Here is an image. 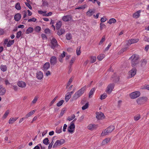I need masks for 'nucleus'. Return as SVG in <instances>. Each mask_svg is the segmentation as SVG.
Instances as JSON below:
<instances>
[{
	"mask_svg": "<svg viewBox=\"0 0 149 149\" xmlns=\"http://www.w3.org/2000/svg\"><path fill=\"white\" fill-rule=\"evenodd\" d=\"M139 56L137 54H133L130 59L131 61V65L133 67L136 66L139 63Z\"/></svg>",
	"mask_w": 149,
	"mask_h": 149,
	"instance_id": "f257e3e1",
	"label": "nucleus"
},
{
	"mask_svg": "<svg viewBox=\"0 0 149 149\" xmlns=\"http://www.w3.org/2000/svg\"><path fill=\"white\" fill-rule=\"evenodd\" d=\"M86 89V86L85 85L77 91L74 95L73 96V99L76 100L81 96L84 93Z\"/></svg>",
	"mask_w": 149,
	"mask_h": 149,
	"instance_id": "f03ea898",
	"label": "nucleus"
},
{
	"mask_svg": "<svg viewBox=\"0 0 149 149\" xmlns=\"http://www.w3.org/2000/svg\"><path fill=\"white\" fill-rule=\"evenodd\" d=\"M148 100V97L146 96L141 97L136 100V102L138 105H141L145 104Z\"/></svg>",
	"mask_w": 149,
	"mask_h": 149,
	"instance_id": "7ed1b4c3",
	"label": "nucleus"
},
{
	"mask_svg": "<svg viewBox=\"0 0 149 149\" xmlns=\"http://www.w3.org/2000/svg\"><path fill=\"white\" fill-rule=\"evenodd\" d=\"M65 142V140L63 139L57 140L54 144L53 148H55L57 146H61L64 144Z\"/></svg>",
	"mask_w": 149,
	"mask_h": 149,
	"instance_id": "20e7f679",
	"label": "nucleus"
},
{
	"mask_svg": "<svg viewBox=\"0 0 149 149\" xmlns=\"http://www.w3.org/2000/svg\"><path fill=\"white\" fill-rule=\"evenodd\" d=\"M141 93L139 91H135L130 94L129 95L130 97L132 99H135L139 97Z\"/></svg>",
	"mask_w": 149,
	"mask_h": 149,
	"instance_id": "39448f33",
	"label": "nucleus"
},
{
	"mask_svg": "<svg viewBox=\"0 0 149 149\" xmlns=\"http://www.w3.org/2000/svg\"><path fill=\"white\" fill-rule=\"evenodd\" d=\"M136 69L134 68H132L128 73V78H130L134 77L136 72Z\"/></svg>",
	"mask_w": 149,
	"mask_h": 149,
	"instance_id": "423d86ee",
	"label": "nucleus"
},
{
	"mask_svg": "<svg viewBox=\"0 0 149 149\" xmlns=\"http://www.w3.org/2000/svg\"><path fill=\"white\" fill-rule=\"evenodd\" d=\"M105 116L103 113L102 112H96V117L99 120H102L105 118Z\"/></svg>",
	"mask_w": 149,
	"mask_h": 149,
	"instance_id": "0eeeda50",
	"label": "nucleus"
},
{
	"mask_svg": "<svg viewBox=\"0 0 149 149\" xmlns=\"http://www.w3.org/2000/svg\"><path fill=\"white\" fill-rule=\"evenodd\" d=\"M75 125L74 123H71L70 125L68 127V130L69 132L72 134H73L74 131Z\"/></svg>",
	"mask_w": 149,
	"mask_h": 149,
	"instance_id": "6e6552de",
	"label": "nucleus"
},
{
	"mask_svg": "<svg viewBox=\"0 0 149 149\" xmlns=\"http://www.w3.org/2000/svg\"><path fill=\"white\" fill-rule=\"evenodd\" d=\"M138 38H134L129 40L127 41V45L128 46L132 44L137 43L139 41Z\"/></svg>",
	"mask_w": 149,
	"mask_h": 149,
	"instance_id": "1a4fd4ad",
	"label": "nucleus"
},
{
	"mask_svg": "<svg viewBox=\"0 0 149 149\" xmlns=\"http://www.w3.org/2000/svg\"><path fill=\"white\" fill-rule=\"evenodd\" d=\"M113 84H110L109 85L107 88V92L109 93H110L112 91L114 87Z\"/></svg>",
	"mask_w": 149,
	"mask_h": 149,
	"instance_id": "9d476101",
	"label": "nucleus"
},
{
	"mask_svg": "<svg viewBox=\"0 0 149 149\" xmlns=\"http://www.w3.org/2000/svg\"><path fill=\"white\" fill-rule=\"evenodd\" d=\"M51 47L54 49L55 48L57 47L58 46L56 40L55 38H53L51 41Z\"/></svg>",
	"mask_w": 149,
	"mask_h": 149,
	"instance_id": "9b49d317",
	"label": "nucleus"
},
{
	"mask_svg": "<svg viewBox=\"0 0 149 149\" xmlns=\"http://www.w3.org/2000/svg\"><path fill=\"white\" fill-rule=\"evenodd\" d=\"M50 62L51 65H55L57 63L56 58L54 56H52L50 59Z\"/></svg>",
	"mask_w": 149,
	"mask_h": 149,
	"instance_id": "f8f14e48",
	"label": "nucleus"
},
{
	"mask_svg": "<svg viewBox=\"0 0 149 149\" xmlns=\"http://www.w3.org/2000/svg\"><path fill=\"white\" fill-rule=\"evenodd\" d=\"M72 19V17L70 15H68L64 16L63 17L62 19L64 22H68L70 21Z\"/></svg>",
	"mask_w": 149,
	"mask_h": 149,
	"instance_id": "ddd939ff",
	"label": "nucleus"
},
{
	"mask_svg": "<svg viewBox=\"0 0 149 149\" xmlns=\"http://www.w3.org/2000/svg\"><path fill=\"white\" fill-rule=\"evenodd\" d=\"M141 12V10H139L134 13L133 14V17L134 18L137 19L139 18L140 16V13Z\"/></svg>",
	"mask_w": 149,
	"mask_h": 149,
	"instance_id": "4468645a",
	"label": "nucleus"
},
{
	"mask_svg": "<svg viewBox=\"0 0 149 149\" xmlns=\"http://www.w3.org/2000/svg\"><path fill=\"white\" fill-rule=\"evenodd\" d=\"M50 65L49 62H47L45 63L43 67L42 70L44 71H46L50 68Z\"/></svg>",
	"mask_w": 149,
	"mask_h": 149,
	"instance_id": "2eb2a0df",
	"label": "nucleus"
},
{
	"mask_svg": "<svg viewBox=\"0 0 149 149\" xmlns=\"http://www.w3.org/2000/svg\"><path fill=\"white\" fill-rule=\"evenodd\" d=\"M6 92L5 88L2 85H0V95H4Z\"/></svg>",
	"mask_w": 149,
	"mask_h": 149,
	"instance_id": "dca6fc26",
	"label": "nucleus"
},
{
	"mask_svg": "<svg viewBox=\"0 0 149 149\" xmlns=\"http://www.w3.org/2000/svg\"><path fill=\"white\" fill-rule=\"evenodd\" d=\"M17 85L20 87L23 88H25L26 86V84L25 82L21 81L17 82Z\"/></svg>",
	"mask_w": 149,
	"mask_h": 149,
	"instance_id": "f3484780",
	"label": "nucleus"
},
{
	"mask_svg": "<svg viewBox=\"0 0 149 149\" xmlns=\"http://www.w3.org/2000/svg\"><path fill=\"white\" fill-rule=\"evenodd\" d=\"M97 126L94 124H90L87 126L88 129L90 130H93L96 129Z\"/></svg>",
	"mask_w": 149,
	"mask_h": 149,
	"instance_id": "a211bd4d",
	"label": "nucleus"
},
{
	"mask_svg": "<svg viewBox=\"0 0 149 149\" xmlns=\"http://www.w3.org/2000/svg\"><path fill=\"white\" fill-rule=\"evenodd\" d=\"M111 139L109 138H107L104 140L102 142V145H105L108 143L110 141Z\"/></svg>",
	"mask_w": 149,
	"mask_h": 149,
	"instance_id": "6ab92c4d",
	"label": "nucleus"
},
{
	"mask_svg": "<svg viewBox=\"0 0 149 149\" xmlns=\"http://www.w3.org/2000/svg\"><path fill=\"white\" fill-rule=\"evenodd\" d=\"M14 17L15 21H18L20 20L21 16L20 14L17 13L15 15Z\"/></svg>",
	"mask_w": 149,
	"mask_h": 149,
	"instance_id": "aec40b11",
	"label": "nucleus"
},
{
	"mask_svg": "<svg viewBox=\"0 0 149 149\" xmlns=\"http://www.w3.org/2000/svg\"><path fill=\"white\" fill-rule=\"evenodd\" d=\"M18 119V117L11 118L9 120L8 123L10 124H12Z\"/></svg>",
	"mask_w": 149,
	"mask_h": 149,
	"instance_id": "412c9836",
	"label": "nucleus"
},
{
	"mask_svg": "<svg viewBox=\"0 0 149 149\" xmlns=\"http://www.w3.org/2000/svg\"><path fill=\"white\" fill-rule=\"evenodd\" d=\"M94 13L95 11L94 10L90 9L87 12L86 14L88 16L91 17Z\"/></svg>",
	"mask_w": 149,
	"mask_h": 149,
	"instance_id": "4be33fe9",
	"label": "nucleus"
},
{
	"mask_svg": "<svg viewBox=\"0 0 149 149\" xmlns=\"http://www.w3.org/2000/svg\"><path fill=\"white\" fill-rule=\"evenodd\" d=\"M36 111V110L31 111L30 112H29V113H28L25 116V118H27L28 117L31 116L33 114L35 113V112Z\"/></svg>",
	"mask_w": 149,
	"mask_h": 149,
	"instance_id": "5701e85b",
	"label": "nucleus"
},
{
	"mask_svg": "<svg viewBox=\"0 0 149 149\" xmlns=\"http://www.w3.org/2000/svg\"><path fill=\"white\" fill-rule=\"evenodd\" d=\"M62 126H58L56 128L55 132L57 134H60L62 132Z\"/></svg>",
	"mask_w": 149,
	"mask_h": 149,
	"instance_id": "b1692460",
	"label": "nucleus"
},
{
	"mask_svg": "<svg viewBox=\"0 0 149 149\" xmlns=\"http://www.w3.org/2000/svg\"><path fill=\"white\" fill-rule=\"evenodd\" d=\"M115 129V127L113 125H111L108 127L106 129L109 133H111Z\"/></svg>",
	"mask_w": 149,
	"mask_h": 149,
	"instance_id": "393cba45",
	"label": "nucleus"
},
{
	"mask_svg": "<svg viewBox=\"0 0 149 149\" xmlns=\"http://www.w3.org/2000/svg\"><path fill=\"white\" fill-rule=\"evenodd\" d=\"M74 79V76L71 77L69 79V81L67 83V84L66 86V88H67L68 87L70 86V84H71Z\"/></svg>",
	"mask_w": 149,
	"mask_h": 149,
	"instance_id": "a878e982",
	"label": "nucleus"
},
{
	"mask_svg": "<svg viewBox=\"0 0 149 149\" xmlns=\"http://www.w3.org/2000/svg\"><path fill=\"white\" fill-rule=\"evenodd\" d=\"M105 55L104 54H99L97 57V58L99 61L102 60L105 57Z\"/></svg>",
	"mask_w": 149,
	"mask_h": 149,
	"instance_id": "bb28decb",
	"label": "nucleus"
},
{
	"mask_svg": "<svg viewBox=\"0 0 149 149\" xmlns=\"http://www.w3.org/2000/svg\"><path fill=\"white\" fill-rule=\"evenodd\" d=\"M61 25L62 22L61 21H59L57 22L56 24V29L58 30L61 27Z\"/></svg>",
	"mask_w": 149,
	"mask_h": 149,
	"instance_id": "cd10ccee",
	"label": "nucleus"
},
{
	"mask_svg": "<svg viewBox=\"0 0 149 149\" xmlns=\"http://www.w3.org/2000/svg\"><path fill=\"white\" fill-rule=\"evenodd\" d=\"M95 91V88H92L90 91L89 92V98H91L92 97V95L94 94Z\"/></svg>",
	"mask_w": 149,
	"mask_h": 149,
	"instance_id": "c85d7f7f",
	"label": "nucleus"
},
{
	"mask_svg": "<svg viewBox=\"0 0 149 149\" xmlns=\"http://www.w3.org/2000/svg\"><path fill=\"white\" fill-rule=\"evenodd\" d=\"M0 69L1 70L4 72L7 70V67L6 65H1L0 66Z\"/></svg>",
	"mask_w": 149,
	"mask_h": 149,
	"instance_id": "c756f323",
	"label": "nucleus"
},
{
	"mask_svg": "<svg viewBox=\"0 0 149 149\" xmlns=\"http://www.w3.org/2000/svg\"><path fill=\"white\" fill-rule=\"evenodd\" d=\"M43 74L42 72L40 71L38 73V79H41L43 77Z\"/></svg>",
	"mask_w": 149,
	"mask_h": 149,
	"instance_id": "7c9ffc66",
	"label": "nucleus"
},
{
	"mask_svg": "<svg viewBox=\"0 0 149 149\" xmlns=\"http://www.w3.org/2000/svg\"><path fill=\"white\" fill-rule=\"evenodd\" d=\"M109 132L107 131V130L106 129L103 130L102 133L101 134V135L102 136H104L106 135H107L109 134Z\"/></svg>",
	"mask_w": 149,
	"mask_h": 149,
	"instance_id": "2f4dec72",
	"label": "nucleus"
},
{
	"mask_svg": "<svg viewBox=\"0 0 149 149\" xmlns=\"http://www.w3.org/2000/svg\"><path fill=\"white\" fill-rule=\"evenodd\" d=\"M33 30V28L30 27L26 31V34H29L30 33H32Z\"/></svg>",
	"mask_w": 149,
	"mask_h": 149,
	"instance_id": "473e14b6",
	"label": "nucleus"
},
{
	"mask_svg": "<svg viewBox=\"0 0 149 149\" xmlns=\"http://www.w3.org/2000/svg\"><path fill=\"white\" fill-rule=\"evenodd\" d=\"M75 116L74 114L71 115L70 116H68L67 118V120L70 121L74 118Z\"/></svg>",
	"mask_w": 149,
	"mask_h": 149,
	"instance_id": "72a5a7b5",
	"label": "nucleus"
},
{
	"mask_svg": "<svg viewBox=\"0 0 149 149\" xmlns=\"http://www.w3.org/2000/svg\"><path fill=\"white\" fill-rule=\"evenodd\" d=\"M116 22V19L113 18H112L110 19L108 22L110 24H111L113 23H115Z\"/></svg>",
	"mask_w": 149,
	"mask_h": 149,
	"instance_id": "f704fd0d",
	"label": "nucleus"
},
{
	"mask_svg": "<svg viewBox=\"0 0 149 149\" xmlns=\"http://www.w3.org/2000/svg\"><path fill=\"white\" fill-rule=\"evenodd\" d=\"M147 63V60L146 59H144L141 61V66L142 67H144L146 65Z\"/></svg>",
	"mask_w": 149,
	"mask_h": 149,
	"instance_id": "c9c22d12",
	"label": "nucleus"
},
{
	"mask_svg": "<svg viewBox=\"0 0 149 149\" xmlns=\"http://www.w3.org/2000/svg\"><path fill=\"white\" fill-rule=\"evenodd\" d=\"M14 40H9L7 44V47H10L12 45H13L14 44Z\"/></svg>",
	"mask_w": 149,
	"mask_h": 149,
	"instance_id": "e433bc0d",
	"label": "nucleus"
},
{
	"mask_svg": "<svg viewBox=\"0 0 149 149\" xmlns=\"http://www.w3.org/2000/svg\"><path fill=\"white\" fill-rule=\"evenodd\" d=\"M96 60V57L95 56H93L91 57V63H95Z\"/></svg>",
	"mask_w": 149,
	"mask_h": 149,
	"instance_id": "4c0bfd02",
	"label": "nucleus"
},
{
	"mask_svg": "<svg viewBox=\"0 0 149 149\" xmlns=\"http://www.w3.org/2000/svg\"><path fill=\"white\" fill-rule=\"evenodd\" d=\"M47 13V11L45 10L44 11H42L41 10L38 11V13L39 14L42 15L44 16H45V15Z\"/></svg>",
	"mask_w": 149,
	"mask_h": 149,
	"instance_id": "58836bf2",
	"label": "nucleus"
},
{
	"mask_svg": "<svg viewBox=\"0 0 149 149\" xmlns=\"http://www.w3.org/2000/svg\"><path fill=\"white\" fill-rule=\"evenodd\" d=\"M64 102V101L63 100H61L57 103L56 105L58 107H60L63 104Z\"/></svg>",
	"mask_w": 149,
	"mask_h": 149,
	"instance_id": "ea45409f",
	"label": "nucleus"
},
{
	"mask_svg": "<svg viewBox=\"0 0 149 149\" xmlns=\"http://www.w3.org/2000/svg\"><path fill=\"white\" fill-rule=\"evenodd\" d=\"M65 33V30L63 29H61L57 32V34L59 36Z\"/></svg>",
	"mask_w": 149,
	"mask_h": 149,
	"instance_id": "a19ab883",
	"label": "nucleus"
},
{
	"mask_svg": "<svg viewBox=\"0 0 149 149\" xmlns=\"http://www.w3.org/2000/svg\"><path fill=\"white\" fill-rule=\"evenodd\" d=\"M71 97L70 94H68V93L66 94L65 96V100L66 102L68 101L69 99Z\"/></svg>",
	"mask_w": 149,
	"mask_h": 149,
	"instance_id": "79ce46f5",
	"label": "nucleus"
},
{
	"mask_svg": "<svg viewBox=\"0 0 149 149\" xmlns=\"http://www.w3.org/2000/svg\"><path fill=\"white\" fill-rule=\"evenodd\" d=\"M107 95L106 93H104L102 95L100 96V99L101 100H103L107 97Z\"/></svg>",
	"mask_w": 149,
	"mask_h": 149,
	"instance_id": "37998d69",
	"label": "nucleus"
},
{
	"mask_svg": "<svg viewBox=\"0 0 149 149\" xmlns=\"http://www.w3.org/2000/svg\"><path fill=\"white\" fill-rule=\"evenodd\" d=\"M76 60V57L74 56L72 57L70 62V64L71 65Z\"/></svg>",
	"mask_w": 149,
	"mask_h": 149,
	"instance_id": "c03bdc74",
	"label": "nucleus"
},
{
	"mask_svg": "<svg viewBox=\"0 0 149 149\" xmlns=\"http://www.w3.org/2000/svg\"><path fill=\"white\" fill-rule=\"evenodd\" d=\"M105 36H103L102 37V38L101 40L100 41L99 45H101L105 41Z\"/></svg>",
	"mask_w": 149,
	"mask_h": 149,
	"instance_id": "a18cd8bd",
	"label": "nucleus"
},
{
	"mask_svg": "<svg viewBox=\"0 0 149 149\" xmlns=\"http://www.w3.org/2000/svg\"><path fill=\"white\" fill-rule=\"evenodd\" d=\"M43 143L45 144L48 145L49 144L48 138H47L44 139L43 140Z\"/></svg>",
	"mask_w": 149,
	"mask_h": 149,
	"instance_id": "49530a36",
	"label": "nucleus"
},
{
	"mask_svg": "<svg viewBox=\"0 0 149 149\" xmlns=\"http://www.w3.org/2000/svg\"><path fill=\"white\" fill-rule=\"evenodd\" d=\"M80 49V47H78L77 49L76 53L77 55L78 56L80 55L81 53V51Z\"/></svg>",
	"mask_w": 149,
	"mask_h": 149,
	"instance_id": "de8ad7c7",
	"label": "nucleus"
},
{
	"mask_svg": "<svg viewBox=\"0 0 149 149\" xmlns=\"http://www.w3.org/2000/svg\"><path fill=\"white\" fill-rule=\"evenodd\" d=\"M9 113V111L7 110V111H6L5 113L4 114V115L2 117V118L3 119L6 118L7 117Z\"/></svg>",
	"mask_w": 149,
	"mask_h": 149,
	"instance_id": "09e8293b",
	"label": "nucleus"
},
{
	"mask_svg": "<svg viewBox=\"0 0 149 149\" xmlns=\"http://www.w3.org/2000/svg\"><path fill=\"white\" fill-rule=\"evenodd\" d=\"M17 10H20L21 9V7L19 3H16L15 6Z\"/></svg>",
	"mask_w": 149,
	"mask_h": 149,
	"instance_id": "8fccbe9b",
	"label": "nucleus"
},
{
	"mask_svg": "<svg viewBox=\"0 0 149 149\" xmlns=\"http://www.w3.org/2000/svg\"><path fill=\"white\" fill-rule=\"evenodd\" d=\"M88 106V102L86 103V104L83 106L82 107V109L83 110H84L87 109Z\"/></svg>",
	"mask_w": 149,
	"mask_h": 149,
	"instance_id": "3c124183",
	"label": "nucleus"
},
{
	"mask_svg": "<svg viewBox=\"0 0 149 149\" xmlns=\"http://www.w3.org/2000/svg\"><path fill=\"white\" fill-rule=\"evenodd\" d=\"M66 37L68 40H70L71 39L72 36L70 34L67 33L66 35Z\"/></svg>",
	"mask_w": 149,
	"mask_h": 149,
	"instance_id": "603ef678",
	"label": "nucleus"
},
{
	"mask_svg": "<svg viewBox=\"0 0 149 149\" xmlns=\"http://www.w3.org/2000/svg\"><path fill=\"white\" fill-rule=\"evenodd\" d=\"M86 4L81 6L75 8V9H84L86 8Z\"/></svg>",
	"mask_w": 149,
	"mask_h": 149,
	"instance_id": "864d4df0",
	"label": "nucleus"
},
{
	"mask_svg": "<svg viewBox=\"0 0 149 149\" xmlns=\"http://www.w3.org/2000/svg\"><path fill=\"white\" fill-rule=\"evenodd\" d=\"M22 31H19L17 33V36L16 38H20L22 35Z\"/></svg>",
	"mask_w": 149,
	"mask_h": 149,
	"instance_id": "5fc2aeb1",
	"label": "nucleus"
},
{
	"mask_svg": "<svg viewBox=\"0 0 149 149\" xmlns=\"http://www.w3.org/2000/svg\"><path fill=\"white\" fill-rule=\"evenodd\" d=\"M140 116L139 115H138L134 117V119L135 120L137 121L140 119Z\"/></svg>",
	"mask_w": 149,
	"mask_h": 149,
	"instance_id": "6e6d98bb",
	"label": "nucleus"
},
{
	"mask_svg": "<svg viewBox=\"0 0 149 149\" xmlns=\"http://www.w3.org/2000/svg\"><path fill=\"white\" fill-rule=\"evenodd\" d=\"M36 19L33 17L32 18L29 19L28 20V22H35L36 21Z\"/></svg>",
	"mask_w": 149,
	"mask_h": 149,
	"instance_id": "4d7b16f0",
	"label": "nucleus"
},
{
	"mask_svg": "<svg viewBox=\"0 0 149 149\" xmlns=\"http://www.w3.org/2000/svg\"><path fill=\"white\" fill-rule=\"evenodd\" d=\"M57 97L56 96L55 97L54 99L52 100V101L51 102L50 104V105L51 106L56 101V100L57 99Z\"/></svg>",
	"mask_w": 149,
	"mask_h": 149,
	"instance_id": "13d9d810",
	"label": "nucleus"
},
{
	"mask_svg": "<svg viewBox=\"0 0 149 149\" xmlns=\"http://www.w3.org/2000/svg\"><path fill=\"white\" fill-rule=\"evenodd\" d=\"M111 45H112V44L111 43V42L109 43V44H108L107 47H106V48L105 49V51H108L109 50V48H110L111 46Z\"/></svg>",
	"mask_w": 149,
	"mask_h": 149,
	"instance_id": "bf43d9fd",
	"label": "nucleus"
},
{
	"mask_svg": "<svg viewBox=\"0 0 149 149\" xmlns=\"http://www.w3.org/2000/svg\"><path fill=\"white\" fill-rule=\"evenodd\" d=\"M143 89H147L148 90H149V85H145L143 87Z\"/></svg>",
	"mask_w": 149,
	"mask_h": 149,
	"instance_id": "052dcab7",
	"label": "nucleus"
},
{
	"mask_svg": "<svg viewBox=\"0 0 149 149\" xmlns=\"http://www.w3.org/2000/svg\"><path fill=\"white\" fill-rule=\"evenodd\" d=\"M65 52L64 51H63V53L61 54L59 56L62 58H64L65 56Z\"/></svg>",
	"mask_w": 149,
	"mask_h": 149,
	"instance_id": "680f3d73",
	"label": "nucleus"
},
{
	"mask_svg": "<svg viewBox=\"0 0 149 149\" xmlns=\"http://www.w3.org/2000/svg\"><path fill=\"white\" fill-rule=\"evenodd\" d=\"M143 40L146 42H149V38L148 37H147L146 36H144L143 38Z\"/></svg>",
	"mask_w": 149,
	"mask_h": 149,
	"instance_id": "e2e57ef3",
	"label": "nucleus"
},
{
	"mask_svg": "<svg viewBox=\"0 0 149 149\" xmlns=\"http://www.w3.org/2000/svg\"><path fill=\"white\" fill-rule=\"evenodd\" d=\"M67 127V125L65 124L64 125L63 127V132H65L66 131V130Z\"/></svg>",
	"mask_w": 149,
	"mask_h": 149,
	"instance_id": "0e129e2a",
	"label": "nucleus"
},
{
	"mask_svg": "<svg viewBox=\"0 0 149 149\" xmlns=\"http://www.w3.org/2000/svg\"><path fill=\"white\" fill-rule=\"evenodd\" d=\"M105 26V25L104 24L102 23H101L100 24V30H102L104 28Z\"/></svg>",
	"mask_w": 149,
	"mask_h": 149,
	"instance_id": "69168bd1",
	"label": "nucleus"
},
{
	"mask_svg": "<svg viewBox=\"0 0 149 149\" xmlns=\"http://www.w3.org/2000/svg\"><path fill=\"white\" fill-rule=\"evenodd\" d=\"M45 32L46 33L48 34L50 33V30L49 29H47L45 30Z\"/></svg>",
	"mask_w": 149,
	"mask_h": 149,
	"instance_id": "338daca9",
	"label": "nucleus"
},
{
	"mask_svg": "<svg viewBox=\"0 0 149 149\" xmlns=\"http://www.w3.org/2000/svg\"><path fill=\"white\" fill-rule=\"evenodd\" d=\"M51 74V73L49 71H47L45 73V75L47 77L50 75Z\"/></svg>",
	"mask_w": 149,
	"mask_h": 149,
	"instance_id": "774afa93",
	"label": "nucleus"
}]
</instances>
